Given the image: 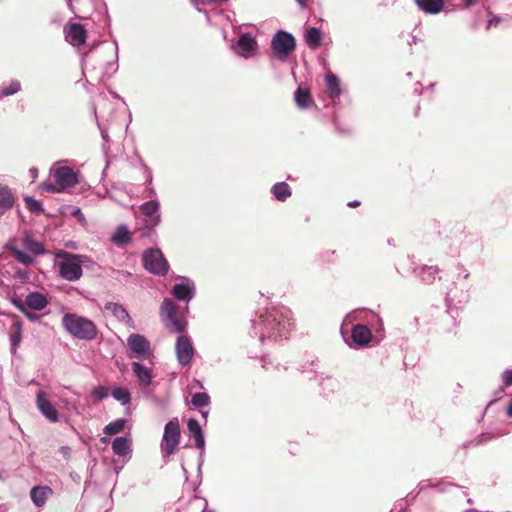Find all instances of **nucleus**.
I'll return each mask as SVG.
<instances>
[{"instance_id": "obj_1", "label": "nucleus", "mask_w": 512, "mask_h": 512, "mask_svg": "<svg viewBox=\"0 0 512 512\" xmlns=\"http://www.w3.org/2000/svg\"><path fill=\"white\" fill-rule=\"evenodd\" d=\"M251 336H258L262 344L276 343L288 337L292 327V316L285 306L271 307L251 320Z\"/></svg>"}, {"instance_id": "obj_2", "label": "nucleus", "mask_w": 512, "mask_h": 512, "mask_svg": "<svg viewBox=\"0 0 512 512\" xmlns=\"http://www.w3.org/2000/svg\"><path fill=\"white\" fill-rule=\"evenodd\" d=\"M62 325L70 335L80 340L91 341L98 334V329L92 320L74 313L64 314Z\"/></svg>"}, {"instance_id": "obj_3", "label": "nucleus", "mask_w": 512, "mask_h": 512, "mask_svg": "<svg viewBox=\"0 0 512 512\" xmlns=\"http://www.w3.org/2000/svg\"><path fill=\"white\" fill-rule=\"evenodd\" d=\"M57 258H61L59 262V275L67 281H77L82 277V263L86 259L85 256L79 254H72L67 251H60L56 253Z\"/></svg>"}, {"instance_id": "obj_4", "label": "nucleus", "mask_w": 512, "mask_h": 512, "mask_svg": "<svg viewBox=\"0 0 512 512\" xmlns=\"http://www.w3.org/2000/svg\"><path fill=\"white\" fill-rule=\"evenodd\" d=\"M160 315L167 329L172 333H183L187 327L184 317L178 315V307L170 298H165L160 307Z\"/></svg>"}, {"instance_id": "obj_5", "label": "nucleus", "mask_w": 512, "mask_h": 512, "mask_svg": "<svg viewBox=\"0 0 512 512\" xmlns=\"http://www.w3.org/2000/svg\"><path fill=\"white\" fill-rule=\"evenodd\" d=\"M295 49L296 39L291 33L285 30H278L272 36L271 51L276 59L285 61Z\"/></svg>"}, {"instance_id": "obj_6", "label": "nucleus", "mask_w": 512, "mask_h": 512, "mask_svg": "<svg viewBox=\"0 0 512 512\" xmlns=\"http://www.w3.org/2000/svg\"><path fill=\"white\" fill-rule=\"evenodd\" d=\"M142 263L144 268L151 274L157 276H166L168 274V261L158 248H148L145 250L142 255Z\"/></svg>"}, {"instance_id": "obj_7", "label": "nucleus", "mask_w": 512, "mask_h": 512, "mask_svg": "<svg viewBox=\"0 0 512 512\" xmlns=\"http://www.w3.org/2000/svg\"><path fill=\"white\" fill-rule=\"evenodd\" d=\"M181 431L177 418L168 421L164 427V433L161 443V452L163 457L170 456L175 453L180 443Z\"/></svg>"}, {"instance_id": "obj_8", "label": "nucleus", "mask_w": 512, "mask_h": 512, "mask_svg": "<svg viewBox=\"0 0 512 512\" xmlns=\"http://www.w3.org/2000/svg\"><path fill=\"white\" fill-rule=\"evenodd\" d=\"M139 212L143 216L142 224L145 229L153 230L160 224V202L157 198L142 203L139 206Z\"/></svg>"}, {"instance_id": "obj_9", "label": "nucleus", "mask_w": 512, "mask_h": 512, "mask_svg": "<svg viewBox=\"0 0 512 512\" xmlns=\"http://www.w3.org/2000/svg\"><path fill=\"white\" fill-rule=\"evenodd\" d=\"M258 43L249 32L242 33L237 42L232 45L233 51L240 57L249 59L256 55Z\"/></svg>"}, {"instance_id": "obj_10", "label": "nucleus", "mask_w": 512, "mask_h": 512, "mask_svg": "<svg viewBox=\"0 0 512 512\" xmlns=\"http://www.w3.org/2000/svg\"><path fill=\"white\" fill-rule=\"evenodd\" d=\"M179 282L176 283L171 290L174 298L180 302L189 303L196 294V287L193 280L188 277H178Z\"/></svg>"}, {"instance_id": "obj_11", "label": "nucleus", "mask_w": 512, "mask_h": 512, "mask_svg": "<svg viewBox=\"0 0 512 512\" xmlns=\"http://www.w3.org/2000/svg\"><path fill=\"white\" fill-rule=\"evenodd\" d=\"M175 353L177 361L181 366H187L190 364L194 356L195 349L189 336L180 335L177 337Z\"/></svg>"}, {"instance_id": "obj_12", "label": "nucleus", "mask_w": 512, "mask_h": 512, "mask_svg": "<svg viewBox=\"0 0 512 512\" xmlns=\"http://www.w3.org/2000/svg\"><path fill=\"white\" fill-rule=\"evenodd\" d=\"M127 346L133 355L141 360L148 359L151 354L149 341L141 334L133 333L127 338Z\"/></svg>"}, {"instance_id": "obj_13", "label": "nucleus", "mask_w": 512, "mask_h": 512, "mask_svg": "<svg viewBox=\"0 0 512 512\" xmlns=\"http://www.w3.org/2000/svg\"><path fill=\"white\" fill-rule=\"evenodd\" d=\"M36 406L40 413L51 423H56L59 421V413L48 399L45 391L39 390L37 392Z\"/></svg>"}, {"instance_id": "obj_14", "label": "nucleus", "mask_w": 512, "mask_h": 512, "mask_svg": "<svg viewBox=\"0 0 512 512\" xmlns=\"http://www.w3.org/2000/svg\"><path fill=\"white\" fill-rule=\"evenodd\" d=\"M56 184L62 189L73 187L77 184V175L75 171L67 166L58 167L54 171Z\"/></svg>"}, {"instance_id": "obj_15", "label": "nucleus", "mask_w": 512, "mask_h": 512, "mask_svg": "<svg viewBox=\"0 0 512 512\" xmlns=\"http://www.w3.org/2000/svg\"><path fill=\"white\" fill-rule=\"evenodd\" d=\"M87 33L80 23H72L65 28V39L73 46L79 47L86 41Z\"/></svg>"}, {"instance_id": "obj_16", "label": "nucleus", "mask_w": 512, "mask_h": 512, "mask_svg": "<svg viewBox=\"0 0 512 512\" xmlns=\"http://www.w3.org/2000/svg\"><path fill=\"white\" fill-rule=\"evenodd\" d=\"M16 200V195L12 189L0 183V218L13 208Z\"/></svg>"}, {"instance_id": "obj_17", "label": "nucleus", "mask_w": 512, "mask_h": 512, "mask_svg": "<svg viewBox=\"0 0 512 512\" xmlns=\"http://www.w3.org/2000/svg\"><path fill=\"white\" fill-rule=\"evenodd\" d=\"M351 337L356 346H366L372 338L370 329L364 324H357L352 328Z\"/></svg>"}, {"instance_id": "obj_18", "label": "nucleus", "mask_w": 512, "mask_h": 512, "mask_svg": "<svg viewBox=\"0 0 512 512\" xmlns=\"http://www.w3.org/2000/svg\"><path fill=\"white\" fill-rule=\"evenodd\" d=\"M49 304L48 298L41 292H30L25 299V306L27 309L41 311Z\"/></svg>"}, {"instance_id": "obj_19", "label": "nucleus", "mask_w": 512, "mask_h": 512, "mask_svg": "<svg viewBox=\"0 0 512 512\" xmlns=\"http://www.w3.org/2000/svg\"><path fill=\"white\" fill-rule=\"evenodd\" d=\"M439 268L437 266L422 265L414 268V274L422 282L431 284L439 277Z\"/></svg>"}, {"instance_id": "obj_20", "label": "nucleus", "mask_w": 512, "mask_h": 512, "mask_svg": "<svg viewBox=\"0 0 512 512\" xmlns=\"http://www.w3.org/2000/svg\"><path fill=\"white\" fill-rule=\"evenodd\" d=\"M131 366L139 385L144 388L148 387L152 381V374L150 369L138 361H133Z\"/></svg>"}, {"instance_id": "obj_21", "label": "nucleus", "mask_w": 512, "mask_h": 512, "mask_svg": "<svg viewBox=\"0 0 512 512\" xmlns=\"http://www.w3.org/2000/svg\"><path fill=\"white\" fill-rule=\"evenodd\" d=\"M187 428L195 441V447L203 451L205 447V437L198 420L190 418L187 421Z\"/></svg>"}, {"instance_id": "obj_22", "label": "nucleus", "mask_w": 512, "mask_h": 512, "mask_svg": "<svg viewBox=\"0 0 512 512\" xmlns=\"http://www.w3.org/2000/svg\"><path fill=\"white\" fill-rule=\"evenodd\" d=\"M53 490L49 486H34L30 491V498L37 507H42Z\"/></svg>"}, {"instance_id": "obj_23", "label": "nucleus", "mask_w": 512, "mask_h": 512, "mask_svg": "<svg viewBox=\"0 0 512 512\" xmlns=\"http://www.w3.org/2000/svg\"><path fill=\"white\" fill-rule=\"evenodd\" d=\"M105 310L110 312L120 322L130 323L132 321L127 309L120 303L107 302Z\"/></svg>"}, {"instance_id": "obj_24", "label": "nucleus", "mask_w": 512, "mask_h": 512, "mask_svg": "<svg viewBox=\"0 0 512 512\" xmlns=\"http://www.w3.org/2000/svg\"><path fill=\"white\" fill-rule=\"evenodd\" d=\"M112 450L118 456L129 455L132 451L130 439L124 436L115 437L112 441Z\"/></svg>"}, {"instance_id": "obj_25", "label": "nucleus", "mask_w": 512, "mask_h": 512, "mask_svg": "<svg viewBox=\"0 0 512 512\" xmlns=\"http://www.w3.org/2000/svg\"><path fill=\"white\" fill-rule=\"evenodd\" d=\"M325 84L327 87L328 94L331 99L335 100L338 99L341 94L342 90L340 87V80L337 75L333 73H328L325 75Z\"/></svg>"}, {"instance_id": "obj_26", "label": "nucleus", "mask_w": 512, "mask_h": 512, "mask_svg": "<svg viewBox=\"0 0 512 512\" xmlns=\"http://www.w3.org/2000/svg\"><path fill=\"white\" fill-rule=\"evenodd\" d=\"M415 2L427 14H438L444 7V0H415Z\"/></svg>"}, {"instance_id": "obj_27", "label": "nucleus", "mask_w": 512, "mask_h": 512, "mask_svg": "<svg viewBox=\"0 0 512 512\" xmlns=\"http://www.w3.org/2000/svg\"><path fill=\"white\" fill-rule=\"evenodd\" d=\"M294 99L300 109H307L313 104L309 90L301 86L295 91Z\"/></svg>"}, {"instance_id": "obj_28", "label": "nucleus", "mask_w": 512, "mask_h": 512, "mask_svg": "<svg viewBox=\"0 0 512 512\" xmlns=\"http://www.w3.org/2000/svg\"><path fill=\"white\" fill-rule=\"evenodd\" d=\"M271 193L278 201H286L292 194L290 186L286 182H278L271 188Z\"/></svg>"}, {"instance_id": "obj_29", "label": "nucleus", "mask_w": 512, "mask_h": 512, "mask_svg": "<svg viewBox=\"0 0 512 512\" xmlns=\"http://www.w3.org/2000/svg\"><path fill=\"white\" fill-rule=\"evenodd\" d=\"M0 294H6L8 300L20 311H24L26 306L25 302L21 299V297L17 296L15 293L11 294L10 288L8 285H5L3 281L0 280Z\"/></svg>"}, {"instance_id": "obj_30", "label": "nucleus", "mask_w": 512, "mask_h": 512, "mask_svg": "<svg viewBox=\"0 0 512 512\" xmlns=\"http://www.w3.org/2000/svg\"><path fill=\"white\" fill-rule=\"evenodd\" d=\"M322 33L317 27H309L305 33L306 44L310 48H316L321 44Z\"/></svg>"}, {"instance_id": "obj_31", "label": "nucleus", "mask_w": 512, "mask_h": 512, "mask_svg": "<svg viewBox=\"0 0 512 512\" xmlns=\"http://www.w3.org/2000/svg\"><path fill=\"white\" fill-rule=\"evenodd\" d=\"M111 239L117 246L128 244L131 241L130 232L125 225H120Z\"/></svg>"}, {"instance_id": "obj_32", "label": "nucleus", "mask_w": 512, "mask_h": 512, "mask_svg": "<svg viewBox=\"0 0 512 512\" xmlns=\"http://www.w3.org/2000/svg\"><path fill=\"white\" fill-rule=\"evenodd\" d=\"M7 250H9L12 256L21 264L30 265L33 263V257L25 251L18 249L14 246L7 245Z\"/></svg>"}, {"instance_id": "obj_33", "label": "nucleus", "mask_w": 512, "mask_h": 512, "mask_svg": "<svg viewBox=\"0 0 512 512\" xmlns=\"http://www.w3.org/2000/svg\"><path fill=\"white\" fill-rule=\"evenodd\" d=\"M21 90V83L18 80H11L8 84L0 86V100L6 96H12Z\"/></svg>"}, {"instance_id": "obj_34", "label": "nucleus", "mask_w": 512, "mask_h": 512, "mask_svg": "<svg viewBox=\"0 0 512 512\" xmlns=\"http://www.w3.org/2000/svg\"><path fill=\"white\" fill-rule=\"evenodd\" d=\"M10 344L11 350L15 352L16 348L19 346L22 337V328L19 322L13 323L10 333Z\"/></svg>"}, {"instance_id": "obj_35", "label": "nucleus", "mask_w": 512, "mask_h": 512, "mask_svg": "<svg viewBox=\"0 0 512 512\" xmlns=\"http://www.w3.org/2000/svg\"><path fill=\"white\" fill-rule=\"evenodd\" d=\"M23 247L25 250L31 252L33 255H41L45 252L42 243L35 241L28 236L23 239Z\"/></svg>"}, {"instance_id": "obj_36", "label": "nucleus", "mask_w": 512, "mask_h": 512, "mask_svg": "<svg viewBox=\"0 0 512 512\" xmlns=\"http://www.w3.org/2000/svg\"><path fill=\"white\" fill-rule=\"evenodd\" d=\"M111 396L122 405H128L131 401V393L126 388L116 387L112 389Z\"/></svg>"}, {"instance_id": "obj_37", "label": "nucleus", "mask_w": 512, "mask_h": 512, "mask_svg": "<svg viewBox=\"0 0 512 512\" xmlns=\"http://www.w3.org/2000/svg\"><path fill=\"white\" fill-rule=\"evenodd\" d=\"M211 399L208 393L198 392L192 395L191 403L197 408H203L210 405Z\"/></svg>"}, {"instance_id": "obj_38", "label": "nucleus", "mask_w": 512, "mask_h": 512, "mask_svg": "<svg viewBox=\"0 0 512 512\" xmlns=\"http://www.w3.org/2000/svg\"><path fill=\"white\" fill-rule=\"evenodd\" d=\"M126 420L125 419H117L113 422H110L104 427V433L108 435H114L121 432L124 429Z\"/></svg>"}, {"instance_id": "obj_39", "label": "nucleus", "mask_w": 512, "mask_h": 512, "mask_svg": "<svg viewBox=\"0 0 512 512\" xmlns=\"http://www.w3.org/2000/svg\"><path fill=\"white\" fill-rule=\"evenodd\" d=\"M24 202L26 204L27 209L32 213L40 214L41 212H43V207L40 201L30 196H25Z\"/></svg>"}, {"instance_id": "obj_40", "label": "nucleus", "mask_w": 512, "mask_h": 512, "mask_svg": "<svg viewBox=\"0 0 512 512\" xmlns=\"http://www.w3.org/2000/svg\"><path fill=\"white\" fill-rule=\"evenodd\" d=\"M113 52H114V62H108L106 64L105 74H112V73L116 72L117 69H118V64H117V61H118V43H117V41H114Z\"/></svg>"}, {"instance_id": "obj_41", "label": "nucleus", "mask_w": 512, "mask_h": 512, "mask_svg": "<svg viewBox=\"0 0 512 512\" xmlns=\"http://www.w3.org/2000/svg\"><path fill=\"white\" fill-rule=\"evenodd\" d=\"M91 394L93 398L103 400L108 397L109 389L105 386L99 385L93 389Z\"/></svg>"}, {"instance_id": "obj_42", "label": "nucleus", "mask_w": 512, "mask_h": 512, "mask_svg": "<svg viewBox=\"0 0 512 512\" xmlns=\"http://www.w3.org/2000/svg\"><path fill=\"white\" fill-rule=\"evenodd\" d=\"M13 277L20 280L21 283H26L30 280V271L28 269H18L14 272Z\"/></svg>"}, {"instance_id": "obj_43", "label": "nucleus", "mask_w": 512, "mask_h": 512, "mask_svg": "<svg viewBox=\"0 0 512 512\" xmlns=\"http://www.w3.org/2000/svg\"><path fill=\"white\" fill-rule=\"evenodd\" d=\"M488 440H489V438L485 434H481V435L477 436L473 441L465 443L464 447H468L470 444L475 445V446L481 445Z\"/></svg>"}, {"instance_id": "obj_44", "label": "nucleus", "mask_w": 512, "mask_h": 512, "mask_svg": "<svg viewBox=\"0 0 512 512\" xmlns=\"http://www.w3.org/2000/svg\"><path fill=\"white\" fill-rule=\"evenodd\" d=\"M502 382L504 386H512V369L503 372Z\"/></svg>"}, {"instance_id": "obj_45", "label": "nucleus", "mask_w": 512, "mask_h": 512, "mask_svg": "<svg viewBox=\"0 0 512 512\" xmlns=\"http://www.w3.org/2000/svg\"><path fill=\"white\" fill-rule=\"evenodd\" d=\"M57 186H58L57 184L55 185L53 183H43L41 185V188L44 191L52 192V193H56V192L62 191V189L60 187L58 188Z\"/></svg>"}, {"instance_id": "obj_46", "label": "nucleus", "mask_w": 512, "mask_h": 512, "mask_svg": "<svg viewBox=\"0 0 512 512\" xmlns=\"http://www.w3.org/2000/svg\"><path fill=\"white\" fill-rule=\"evenodd\" d=\"M27 319H29L32 322H37L40 320L41 316L29 311V309L25 308L24 311L21 312Z\"/></svg>"}, {"instance_id": "obj_47", "label": "nucleus", "mask_w": 512, "mask_h": 512, "mask_svg": "<svg viewBox=\"0 0 512 512\" xmlns=\"http://www.w3.org/2000/svg\"><path fill=\"white\" fill-rule=\"evenodd\" d=\"M59 452L64 457V459L69 460L71 457L72 449L69 446H61L59 448Z\"/></svg>"}, {"instance_id": "obj_48", "label": "nucleus", "mask_w": 512, "mask_h": 512, "mask_svg": "<svg viewBox=\"0 0 512 512\" xmlns=\"http://www.w3.org/2000/svg\"><path fill=\"white\" fill-rule=\"evenodd\" d=\"M143 169L146 174V184L151 185L153 181V174L151 169L147 165H143Z\"/></svg>"}, {"instance_id": "obj_49", "label": "nucleus", "mask_w": 512, "mask_h": 512, "mask_svg": "<svg viewBox=\"0 0 512 512\" xmlns=\"http://www.w3.org/2000/svg\"><path fill=\"white\" fill-rule=\"evenodd\" d=\"M428 487H435V484L432 483L431 480H423L419 483L418 488L419 492L428 488Z\"/></svg>"}, {"instance_id": "obj_50", "label": "nucleus", "mask_w": 512, "mask_h": 512, "mask_svg": "<svg viewBox=\"0 0 512 512\" xmlns=\"http://www.w3.org/2000/svg\"><path fill=\"white\" fill-rule=\"evenodd\" d=\"M98 127L100 129V133H101L102 139L105 142H108L109 141V135H108L107 129L105 127L101 126L99 123H98Z\"/></svg>"}, {"instance_id": "obj_51", "label": "nucleus", "mask_w": 512, "mask_h": 512, "mask_svg": "<svg viewBox=\"0 0 512 512\" xmlns=\"http://www.w3.org/2000/svg\"><path fill=\"white\" fill-rule=\"evenodd\" d=\"M500 22L498 17H492L487 21V28L489 29L491 26H496Z\"/></svg>"}, {"instance_id": "obj_52", "label": "nucleus", "mask_w": 512, "mask_h": 512, "mask_svg": "<svg viewBox=\"0 0 512 512\" xmlns=\"http://www.w3.org/2000/svg\"><path fill=\"white\" fill-rule=\"evenodd\" d=\"M190 1H191V3H192L195 7H198L199 5H203V4H205V0H190ZM197 10H198L199 12H203V10H202V9H200V8H197ZM204 13H205V14H207V12H206L205 10H204Z\"/></svg>"}, {"instance_id": "obj_53", "label": "nucleus", "mask_w": 512, "mask_h": 512, "mask_svg": "<svg viewBox=\"0 0 512 512\" xmlns=\"http://www.w3.org/2000/svg\"><path fill=\"white\" fill-rule=\"evenodd\" d=\"M357 313V311H354V312H351L350 314H348L345 319H344V323H347V322H351L352 320L355 319V314Z\"/></svg>"}, {"instance_id": "obj_54", "label": "nucleus", "mask_w": 512, "mask_h": 512, "mask_svg": "<svg viewBox=\"0 0 512 512\" xmlns=\"http://www.w3.org/2000/svg\"><path fill=\"white\" fill-rule=\"evenodd\" d=\"M297 3L299 4V6L302 8V9H305L307 8L308 6V0H296Z\"/></svg>"}, {"instance_id": "obj_55", "label": "nucleus", "mask_w": 512, "mask_h": 512, "mask_svg": "<svg viewBox=\"0 0 512 512\" xmlns=\"http://www.w3.org/2000/svg\"><path fill=\"white\" fill-rule=\"evenodd\" d=\"M347 205H348L349 207L354 208V207L359 206V205H360V202H359V201H357V200H353V201L348 202V204H347Z\"/></svg>"}, {"instance_id": "obj_56", "label": "nucleus", "mask_w": 512, "mask_h": 512, "mask_svg": "<svg viewBox=\"0 0 512 512\" xmlns=\"http://www.w3.org/2000/svg\"><path fill=\"white\" fill-rule=\"evenodd\" d=\"M507 415L509 417H512V400L510 401L508 407H507Z\"/></svg>"}, {"instance_id": "obj_57", "label": "nucleus", "mask_w": 512, "mask_h": 512, "mask_svg": "<svg viewBox=\"0 0 512 512\" xmlns=\"http://www.w3.org/2000/svg\"><path fill=\"white\" fill-rule=\"evenodd\" d=\"M147 192H148V196L152 197V196L156 195V191L153 187L148 188Z\"/></svg>"}, {"instance_id": "obj_58", "label": "nucleus", "mask_w": 512, "mask_h": 512, "mask_svg": "<svg viewBox=\"0 0 512 512\" xmlns=\"http://www.w3.org/2000/svg\"><path fill=\"white\" fill-rule=\"evenodd\" d=\"M72 214L75 215V216L83 217V214H82V212H81V210L79 208L74 209Z\"/></svg>"}, {"instance_id": "obj_59", "label": "nucleus", "mask_w": 512, "mask_h": 512, "mask_svg": "<svg viewBox=\"0 0 512 512\" xmlns=\"http://www.w3.org/2000/svg\"><path fill=\"white\" fill-rule=\"evenodd\" d=\"M30 173H31V175L33 176V178H36V177H37V175H38V171H37V169H36V168H31V169H30Z\"/></svg>"}, {"instance_id": "obj_60", "label": "nucleus", "mask_w": 512, "mask_h": 512, "mask_svg": "<svg viewBox=\"0 0 512 512\" xmlns=\"http://www.w3.org/2000/svg\"><path fill=\"white\" fill-rule=\"evenodd\" d=\"M470 276V272L468 270H465L463 273V278L467 279Z\"/></svg>"}, {"instance_id": "obj_61", "label": "nucleus", "mask_w": 512, "mask_h": 512, "mask_svg": "<svg viewBox=\"0 0 512 512\" xmlns=\"http://www.w3.org/2000/svg\"><path fill=\"white\" fill-rule=\"evenodd\" d=\"M205 506H207V502L205 501ZM202 512H214V510L212 509H207L206 507H204L203 511Z\"/></svg>"}, {"instance_id": "obj_62", "label": "nucleus", "mask_w": 512, "mask_h": 512, "mask_svg": "<svg viewBox=\"0 0 512 512\" xmlns=\"http://www.w3.org/2000/svg\"><path fill=\"white\" fill-rule=\"evenodd\" d=\"M416 40H417V39H416V37H415V36H413V37H412V39H411V41H409V45L415 44V43H416Z\"/></svg>"}, {"instance_id": "obj_63", "label": "nucleus", "mask_w": 512, "mask_h": 512, "mask_svg": "<svg viewBox=\"0 0 512 512\" xmlns=\"http://www.w3.org/2000/svg\"><path fill=\"white\" fill-rule=\"evenodd\" d=\"M208 413H209L208 411H201V414H202V416H203L204 418H207Z\"/></svg>"}, {"instance_id": "obj_64", "label": "nucleus", "mask_w": 512, "mask_h": 512, "mask_svg": "<svg viewBox=\"0 0 512 512\" xmlns=\"http://www.w3.org/2000/svg\"><path fill=\"white\" fill-rule=\"evenodd\" d=\"M195 382L197 383V385H198L199 387H201V388H202V384H201V382H200V381L195 380Z\"/></svg>"}]
</instances>
